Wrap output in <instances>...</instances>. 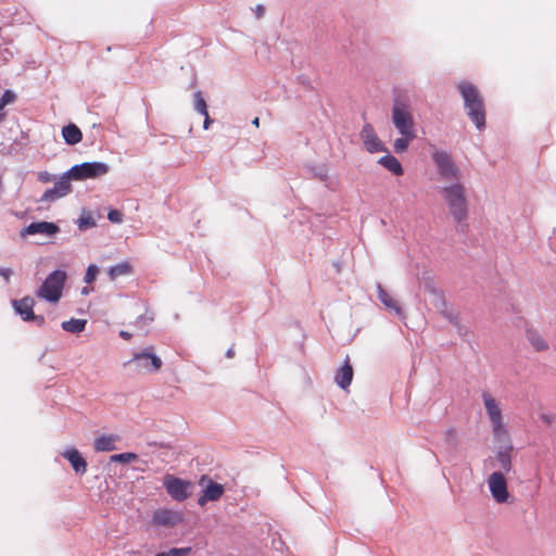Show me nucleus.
<instances>
[{"label": "nucleus", "mask_w": 556, "mask_h": 556, "mask_svg": "<svg viewBox=\"0 0 556 556\" xmlns=\"http://www.w3.org/2000/svg\"><path fill=\"white\" fill-rule=\"evenodd\" d=\"M38 178L41 182L47 184V182L52 181L54 179V176L48 172H42L39 174Z\"/></svg>", "instance_id": "nucleus-43"}, {"label": "nucleus", "mask_w": 556, "mask_h": 556, "mask_svg": "<svg viewBox=\"0 0 556 556\" xmlns=\"http://www.w3.org/2000/svg\"><path fill=\"white\" fill-rule=\"evenodd\" d=\"M431 159L435 164L438 174L444 180H456L460 179V170L453 162L451 155L445 151H434L431 154Z\"/></svg>", "instance_id": "nucleus-7"}, {"label": "nucleus", "mask_w": 556, "mask_h": 556, "mask_svg": "<svg viewBox=\"0 0 556 556\" xmlns=\"http://www.w3.org/2000/svg\"><path fill=\"white\" fill-rule=\"evenodd\" d=\"M305 333L299 323L283 328V344L289 346L291 356L298 358L304 354Z\"/></svg>", "instance_id": "nucleus-6"}, {"label": "nucleus", "mask_w": 556, "mask_h": 556, "mask_svg": "<svg viewBox=\"0 0 556 556\" xmlns=\"http://www.w3.org/2000/svg\"><path fill=\"white\" fill-rule=\"evenodd\" d=\"M488 484L492 497L496 503L502 504L507 502L509 493L507 489V481L502 471H494L491 473L488 479Z\"/></svg>", "instance_id": "nucleus-12"}, {"label": "nucleus", "mask_w": 556, "mask_h": 556, "mask_svg": "<svg viewBox=\"0 0 556 556\" xmlns=\"http://www.w3.org/2000/svg\"><path fill=\"white\" fill-rule=\"evenodd\" d=\"M16 99V94L12 90H5L0 98V105L4 108L7 104L13 103Z\"/></svg>", "instance_id": "nucleus-37"}, {"label": "nucleus", "mask_w": 556, "mask_h": 556, "mask_svg": "<svg viewBox=\"0 0 556 556\" xmlns=\"http://www.w3.org/2000/svg\"><path fill=\"white\" fill-rule=\"evenodd\" d=\"M458 90L464 99V106L468 117L473 122L477 129L482 130L485 127L484 102L477 87L468 81H460Z\"/></svg>", "instance_id": "nucleus-2"}, {"label": "nucleus", "mask_w": 556, "mask_h": 556, "mask_svg": "<svg viewBox=\"0 0 556 556\" xmlns=\"http://www.w3.org/2000/svg\"><path fill=\"white\" fill-rule=\"evenodd\" d=\"M454 327L456 328L457 330V333L460 336V337H467L469 331H468V328L464 325H462L460 320L457 321V324L454 325Z\"/></svg>", "instance_id": "nucleus-42"}, {"label": "nucleus", "mask_w": 556, "mask_h": 556, "mask_svg": "<svg viewBox=\"0 0 556 556\" xmlns=\"http://www.w3.org/2000/svg\"><path fill=\"white\" fill-rule=\"evenodd\" d=\"M541 420H542L545 425L549 426V425H552V422L554 421V416H553V415H551V414H542V415H541Z\"/></svg>", "instance_id": "nucleus-45"}, {"label": "nucleus", "mask_w": 556, "mask_h": 556, "mask_svg": "<svg viewBox=\"0 0 556 556\" xmlns=\"http://www.w3.org/2000/svg\"><path fill=\"white\" fill-rule=\"evenodd\" d=\"M482 399L484 402V406L486 409V413L489 415V418L492 422L493 432L494 435L500 438L502 435H506V430L503 428L502 422V413L501 409L496 403V401L488 393L483 392Z\"/></svg>", "instance_id": "nucleus-11"}, {"label": "nucleus", "mask_w": 556, "mask_h": 556, "mask_svg": "<svg viewBox=\"0 0 556 556\" xmlns=\"http://www.w3.org/2000/svg\"><path fill=\"white\" fill-rule=\"evenodd\" d=\"M313 174L315 177L319 178L321 181H326L328 178V169L326 165H319L313 168Z\"/></svg>", "instance_id": "nucleus-38"}, {"label": "nucleus", "mask_w": 556, "mask_h": 556, "mask_svg": "<svg viewBox=\"0 0 556 556\" xmlns=\"http://www.w3.org/2000/svg\"><path fill=\"white\" fill-rule=\"evenodd\" d=\"M119 441L117 434H103L93 442V448L97 452H111L116 450V442Z\"/></svg>", "instance_id": "nucleus-20"}, {"label": "nucleus", "mask_w": 556, "mask_h": 556, "mask_svg": "<svg viewBox=\"0 0 556 556\" xmlns=\"http://www.w3.org/2000/svg\"><path fill=\"white\" fill-rule=\"evenodd\" d=\"M193 109L201 115H206L207 104L201 91L193 94Z\"/></svg>", "instance_id": "nucleus-29"}, {"label": "nucleus", "mask_w": 556, "mask_h": 556, "mask_svg": "<svg viewBox=\"0 0 556 556\" xmlns=\"http://www.w3.org/2000/svg\"><path fill=\"white\" fill-rule=\"evenodd\" d=\"M439 313L445 319H447L453 326L457 324V321L459 320L458 314L453 309L448 308L447 305L443 309L439 311Z\"/></svg>", "instance_id": "nucleus-34"}, {"label": "nucleus", "mask_w": 556, "mask_h": 556, "mask_svg": "<svg viewBox=\"0 0 556 556\" xmlns=\"http://www.w3.org/2000/svg\"><path fill=\"white\" fill-rule=\"evenodd\" d=\"M424 281H425V289L430 293V294H433L434 292L439 291L440 289H438L435 287V283L434 281L431 279V278H424Z\"/></svg>", "instance_id": "nucleus-41"}, {"label": "nucleus", "mask_w": 556, "mask_h": 556, "mask_svg": "<svg viewBox=\"0 0 556 556\" xmlns=\"http://www.w3.org/2000/svg\"><path fill=\"white\" fill-rule=\"evenodd\" d=\"M86 325H87L86 319L72 318L70 320L63 321L61 327L66 332L80 333L85 330Z\"/></svg>", "instance_id": "nucleus-26"}, {"label": "nucleus", "mask_w": 556, "mask_h": 556, "mask_svg": "<svg viewBox=\"0 0 556 556\" xmlns=\"http://www.w3.org/2000/svg\"><path fill=\"white\" fill-rule=\"evenodd\" d=\"M2 188V173L0 172V189Z\"/></svg>", "instance_id": "nucleus-54"}, {"label": "nucleus", "mask_w": 556, "mask_h": 556, "mask_svg": "<svg viewBox=\"0 0 556 556\" xmlns=\"http://www.w3.org/2000/svg\"><path fill=\"white\" fill-rule=\"evenodd\" d=\"M431 295H432L431 303L438 309V312L443 309L447 305L444 294L441 290L434 292Z\"/></svg>", "instance_id": "nucleus-31"}, {"label": "nucleus", "mask_w": 556, "mask_h": 556, "mask_svg": "<svg viewBox=\"0 0 556 556\" xmlns=\"http://www.w3.org/2000/svg\"><path fill=\"white\" fill-rule=\"evenodd\" d=\"M182 520L181 513L166 508L156 509L152 515V523L159 527L173 528L182 522Z\"/></svg>", "instance_id": "nucleus-14"}, {"label": "nucleus", "mask_w": 556, "mask_h": 556, "mask_svg": "<svg viewBox=\"0 0 556 556\" xmlns=\"http://www.w3.org/2000/svg\"><path fill=\"white\" fill-rule=\"evenodd\" d=\"M71 180H74L72 175H70V169L65 172L54 184V188L63 195H67L72 192Z\"/></svg>", "instance_id": "nucleus-25"}, {"label": "nucleus", "mask_w": 556, "mask_h": 556, "mask_svg": "<svg viewBox=\"0 0 556 556\" xmlns=\"http://www.w3.org/2000/svg\"><path fill=\"white\" fill-rule=\"evenodd\" d=\"M258 123H260V118L258 117H255L253 121H252V124L255 125L256 127L258 126Z\"/></svg>", "instance_id": "nucleus-51"}, {"label": "nucleus", "mask_w": 556, "mask_h": 556, "mask_svg": "<svg viewBox=\"0 0 556 556\" xmlns=\"http://www.w3.org/2000/svg\"><path fill=\"white\" fill-rule=\"evenodd\" d=\"M61 455L67 459L77 475H84L87 471V462L75 447L65 450Z\"/></svg>", "instance_id": "nucleus-17"}, {"label": "nucleus", "mask_w": 556, "mask_h": 556, "mask_svg": "<svg viewBox=\"0 0 556 556\" xmlns=\"http://www.w3.org/2000/svg\"><path fill=\"white\" fill-rule=\"evenodd\" d=\"M254 12H255V15H256V17H257V18L263 17V15H264V13H265V8H264V5H262V4H257V5H256V8H255V10H254Z\"/></svg>", "instance_id": "nucleus-46"}, {"label": "nucleus", "mask_w": 556, "mask_h": 556, "mask_svg": "<svg viewBox=\"0 0 556 556\" xmlns=\"http://www.w3.org/2000/svg\"><path fill=\"white\" fill-rule=\"evenodd\" d=\"M282 552H283L282 543L280 542V549H279V553L281 554Z\"/></svg>", "instance_id": "nucleus-55"}, {"label": "nucleus", "mask_w": 556, "mask_h": 556, "mask_svg": "<svg viewBox=\"0 0 556 556\" xmlns=\"http://www.w3.org/2000/svg\"><path fill=\"white\" fill-rule=\"evenodd\" d=\"M353 379V367L350 364L349 356L346 357L344 364L338 369L334 380L337 384L343 389L346 390Z\"/></svg>", "instance_id": "nucleus-18"}, {"label": "nucleus", "mask_w": 556, "mask_h": 556, "mask_svg": "<svg viewBox=\"0 0 556 556\" xmlns=\"http://www.w3.org/2000/svg\"><path fill=\"white\" fill-rule=\"evenodd\" d=\"M440 194L456 223V231L465 233L468 229L469 201L466 188L459 181L440 188Z\"/></svg>", "instance_id": "nucleus-1"}, {"label": "nucleus", "mask_w": 556, "mask_h": 556, "mask_svg": "<svg viewBox=\"0 0 556 556\" xmlns=\"http://www.w3.org/2000/svg\"><path fill=\"white\" fill-rule=\"evenodd\" d=\"M235 356V349L233 348H229L227 351H226V357L227 358H232Z\"/></svg>", "instance_id": "nucleus-49"}, {"label": "nucleus", "mask_w": 556, "mask_h": 556, "mask_svg": "<svg viewBox=\"0 0 556 556\" xmlns=\"http://www.w3.org/2000/svg\"><path fill=\"white\" fill-rule=\"evenodd\" d=\"M378 164L383 166L386 169H388L395 176H401L404 173V169H403L401 163L399 162V160L391 154L381 156L378 160Z\"/></svg>", "instance_id": "nucleus-22"}, {"label": "nucleus", "mask_w": 556, "mask_h": 556, "mask_svg": "<svg viewBox=\"0 0 556 556\" xmlns=\"http://www.w3.org/2000/svg\"><path fill=\"white\" fill-rule=\"evenodd\" d=\"M401 138L395 139L393 143L394 151L396 153H403L407 150L409 142L413 141L416 137V134L410 135H401Z\"/></svg>", "instance_id": "nucleus-28"}, {"label": "nucleus", "mask_w": 556, "mask_h": 556, "mask_svg": "<svg viewBox=\"0 0 556 556\" xmlns=\"http://www.w3.org/2000/svg\"><path fill=\"white\" fill-rule=\"evenodd\" d=\"M138 459V455L135 453H121L111 456V462L127 464Z\"/></svg>", "instance_id": "nucleus-30"}, {"label": "nucleus", "mask_w": 556, "mask_h": 556, "mask_svg": "<svg viewBox=\"0 0 556 556\" xmlns=\"http://www.w3.org/2000/svg\"><path fill=\"white\" fill-rule=\"evenodd\" d=\"M119 337L128 340L131 338V333H129L128 331L122 330V331H119Z\"/></svg>", "instance_id": "nucleus-48"}, {"label": "nucleus", "mask_w": 556, "mask_h": 556, "mask_svg": "<svg viewBox=\"0 0 556 556\" xmlns=\"http://www.w3.org/2000/svg\"><path fill=\"white\" fill-rule=\"evenodd\" d=\"M378 298L383 303V305L393 311L397 316L403 317L404 313L402 307L397 304L395 300H393L390 294L383 289L380 283H377Z\"/></svg>", "instance_id": "nucleus-21"}, {"label": "nucleus", "mask_w": 556, "mask_h": 556, "mask_svg": "<svg viewBox=\"0 0 556 556\" xmlns=\"http://www.w3.org/2000/svg\"><path fill=\"white\" fill-rule=\"evenodd\" d=\"M132 271V267L128 262H122L114 266H111L109 269V276L111 280H115L121 276L129 275Z\"/></svg>", "instance_id": "nucleus-27"}, {"label": "nucleus", "mask_w": 556, "mask_h": 556, "mask_svg": "<svg viewBox=\"0 0 556 556\" xmlns=\"http://www.w3.org/2000/svg\"><path fill=\"white\" fill-rule=\"evenodd\" d=\"M392 123L401 135L416 134L412 114V101L405 92L396 94L393 99Z\"/></svg>", "instance_id": "nucleus-3"}, {"label": "nucleus", "mask_w": 556, "mask_h": 556, "mask_svg": "<svg viewBox=\"0 0 556 556\" xmlns=\"http://www.w3.org/2000/svg\"><path fill=\"white\" fill-rule=\"evenodd\" d=\"M514 447L511 444H506L501 446L495 454V458L501 467L506 473H508L513 469L511 464V453Z\"/></svg>", "instance_id": "nucleus-19"}, {"label": "nucleus", "mask_w": 556, "mask_h": 556, "mask_svg": "<svg viewBox=\"0 0 556 556\" xmlns=\"http://www.w3.org/2000/svg\"><path fill=\"white\" fill-rule=\"evenodd\" d=\"M162 366L163 361L155 354L153 346H147L135 352L132 357L123 364L124 368H129L136 374H154Z\"/></svg>", "instance_id": "nucleus-4"}, {"label": "nucleus", "mask_w": 556, "mask_h": 556, "mask_svg": "<svg viewBox=\"0 0 556 556\" xmlns=\"http://www.w3.org/2000/svg\"><path fill=\"white\" fill-rule=\"evenodd\" d=\"M191 552V547L170 548L167 552L157 553L155 556H187Z\"/></svg>", "instance_id": "nucleus-32"}, {"label": "nucleus", "mask_w": 556, "mask_h": 556, "mask_svg": "<svg viewBox=\"0 0 556 556\" xmlns=\"http://www.w3.org/2000/svg\"><path fill=\"white\" fill-rule=\"evenodd\" d=\"M81 293H83V294H88V293H89L88 288H87V287H85V288L83 289Z\"/></svg>", "instance_id": "nucleus-52"}, {"label": "nucleus", "mask_w": 556, "mask_h": 556, "mask_svg": "<svg viewBox=\"0 0 556 556\" xmlns=\"http://www.w3.org/2000/svg\"><path fill=\"white\" fill-rule=\"evenodd\" d=\"M203 116H204L203 127H204V129H208V127L213 123V121L211 119L208 112L206 113V115H203Z\"/></svg>", "instance_id": "nucleus-47"}, {"label": "nucleus", "mask_w": 556, "mask_h": 556, "mask_svg": "<svg viewBox=\"0 0 556 556\" xmlns=\"http://www.w3.org/2000/svg\"><path fill=\"white\" fill-rule=\"evenodd\" d=\"M62 136L64 141L70 146H74L83 139L81 130L75 124L64 126L62 128Z\"/></svg>", "instance_id": "nucleus-23"}, {"label": "nucleus", "mask_w": 556, "mask_h": 556, "mask_svg": "<svg viewBox=\"0 0 556 556\" xmlns=\"http://www.w3.org/2000/svg\"><path fill=\"white\" fill-rule=\"evenodd\" d=\"M7 113L4 112V108L0 105V123L5 118Z\"/></svg>", "instance_id": "nucleus-50"}, {"label": "nucleus", "mask_w": 556, "mask_h": 556, "mask_svg": "<svg viewBox=\"0 0 556 556\" xmlns=\"http://www.w3.org/2000/svg\"><path fill=\"white\" fill-rule=\"evenodd\" d=\"M361 139L369 153L387 151V148L377 136L371 124L366 123L361 130Z\"/></svg>", "instance_id": "nucleus-13"}, {"label": "nucleus", "mask_w": 556, "mask_h": 556, "mask_svg": "<svg viewBox=\"0 0 556 556\" xmlns=\"http://www.w3.org/2000/svg\"><path fill=\"white\" fill-rule=\"evenodd\" d=\"M12 306L14 312L21 316L24 321H33L38 327H42L46 324V319L42 315H36L34 313L35 300L27 295L21 300H13Z\"/></svg>", "instance_id": "nucleus-10"}, {"label": "nucleus", "mask_w": 556, "mask_h": 556, "mask_svg": "<svg viewBox=\"0 0 556 556\" xmlns=\"http://www.w3.org/2000/svg\"><path fill=\"white\" fill-rule=\"evenodd\" d=\"M78 222V226L80 229H87L89 227L96 226V222L91 216H81Z\"/></svg>", "instance_id": "nucleus-39"}, {"label": "nucleus", "mask_w": 556, "mask_h": 556, "mask_svg": "<svg viewBox=\"0 0 556 556\" xmlns=\"http://www.w3.org/2000/svg\"><path fill=\"white\" fill-rule=\"evenodd\" d=\"M527 339L529 340L533 349L538 352L546 351L548 349V344L545 341V339L533 329L527 330Z\"/></svg>", "instance_id": "nucleus-24"}, {"label": "nucleus", "mask_w": 556, "mask_h": 556, "mask_svg": "<svg viewBox=\"0 0 556 556\" xmlns=\"http://www.w3.org/2000/svg\"><path fill=\"white\" fill-rule=\"evenodd\" d=\"M110 166L102 162H85L70 168V175L74 180L98 178L109 173Z\"/></svg>", "instance_id": "nucleus-8"}, {"label": "nucleus", "mask_w": 556, "mask_h": 556, "mask_svg": "<svg viewBox=\"0 0 556 556\" xmlns=\"http://www.w3.org/2000/svg\"><path fill=\"white\" fill-rule=\"evenodd\" d=\"M98 273H99V268L97 265H94V264L89 265L87 268V271L85 274V278H84L85 282L92 283L96 280Z\"/></svg>", "instance_id": "nucleus-35"}, {"label": "nucleus", "mask_w": 556, "mask_h": 556, "mask_svg": "<svg viewBox=\"0 0 556 556\" xmlns=\"http://www.w3.org/2000/svg\"><path fill=\"white\" fill-rule=\"evenodd\" d=\"M63 198V195L53 187L47 189L42 197L40 198L41 202H54L55 200Z\"/></svg>", "instance_id": "nucleus-33"}, {"label": "nucleus", "mask_w": 556, "mask_h": 556, "mask_svg": "<svg viewBox=\"0 0 556 556\" xmlns=\"http://www.w3.org/2000/svg\"><path fill=\"white\" fill-rule=\"evenodd\" d=\"M66 280V273L56 269L48 275L42 286L36 291L38 298L45 299L48 302L56 303L61 296Z\"/></svg>", "instance_id": "nucleus-5"}, {"label": "nucleus", "mask_w": 556, "mask_h": 556, "mask_svg": "<svg viewBox=\"0 0 556 556\" xmlns=\"http://www.w3.org/2000/svg\"><path fill=\"white\" fill-rule=\"evenodd\" d=\"M205 481L208 483L204 488L203 494L198 500L200 506H204L207 502L218 501L224 494V486L222 484L214 482L206 476H202L200 484L203 485Z\"/></svg>", "instance_id": "nucleus-15"}, {"label": "nucleus", "mask_w": 556, "mask_h": 556, "mask_svg": "<svg viewBox=\"0 0 556 556\" xmlns=\"http://www.w3.org/2000/svg\"><path fill=\"white\" fill-rule=\"evenodd\" d=\"M60 228L54 223L50 222H37L31 223L27 227H25L21 231V236L25 237L27 235H45V236H53L59 232Z\"/></svg>", "instance_id": "nucleus-16"}, {"label": "nucleus", "mask_w": 556, "mask_h": 556, "mask_svg": "<svg viewBox=\"0 0 556 556\" xmlns=\"http://www.w3.org/2000/svg\"><path fill=\"white\" fill-rule=\"evenodd\" d=\"M445 442L450 447L457 445V435L454 429H447L444 433Z\"/></svg>", "instance_id": "nucleus-36"}, {"label": "nucleus", "mask_w": 556, "mask_h": 556, "mask_svg": "<svg viewBox=\"0 0 556 556\" xmlns=\"http://www.w3.org/2000/svg\"><path fill=\"white\" fill-rule=\"evenodd\" d=\"M13 271L12 269L10 268H3V267H0V276L7 281L9 282L10 281V278L12 276Z\"/></svg>", "instance_id": "nucleus-44"}, {"label": "nucleus", "mask_w": 556, "mask_h": 556, "mask_svg": "<svg viewBox=\"0 0 556 556\" xmlns=\"http://www.w3.org/2000/svg\"><path fill=\"white\" fill-rule=\"evenodd\" d=\"M294 49H301V47L298 43H294L291 51H293Z\"/></svg>", "instance_id": "nucleus-53"}, {"label": "nucleus", "mask_w": 556, "mask_h": 556, "mask_svg": "<svg viewBox=\"0 0 556 556\" xmlns=\"http://www.w3.org/2000/svg\"><path fill=\"white\" fill-rule=\"evenodd\" d=\"M163 486L173 500L182 502L190 496L192 483L173 475H166L163 479Z\"/></svg>", "instance_id": "nucleus-9"}, {"label": "nucleus", "mask_w": 556, "mask_h": 556, "mask_svg": "<svg viewBox=\"0 0 556 556\" xmlns=\"http://www.w3.org/2000/svg\"><path fill=\"white\" fill-rule=\"evenodd\" d=\"M108 218L112 223H122L123 222V214L118 210H111L108 214Z\"/></svg>", "instance_id": "nucleus-40"}]
</instances>
